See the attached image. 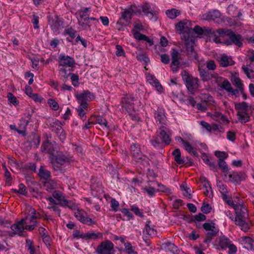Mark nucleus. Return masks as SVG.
<instances>
[{
	"instance_id": "obj_50",
	"label": "nucleus",
	"mask_w": 254,
	"mask_h": 254,
	"mask_svg": "<svg viewBox=\"0 0 254 254\" xmlns=\"http://www.w3.org/2000/svg\"><path fill=\"white\" fill-rule=\"evenodd\" d=\"M126 252L128 254H137L135 252L133 247L131 246V244L129 242H126L124 244Z\"/></svg>"
},
{
	"instance_id": "obj_21",
	"label": "nucleus",
	"mask_w": 254,
	"mask_h": 254,
	"mask_svg": "<svg viewBox=\"0 0 254 254\" xmlns=\"http://www.w3.org/2000/svg\"><path fill=\"white\" fill-rule=\"evenodd\" d=\"M78 102L87 103L88 101H91L94 99V96L89 91H84L82 93L76 95Z\"/></svg>"
},
{
	"instance_id": "obj_53",
	"label": "nucleus",
	"mask_w": 254,
	"mask_h": 254,
	"mask_svg": "<svg viewBox=\"0 0 254 254\" xmlns=\"http://www.w3.org/2000/svg\"><path fill=\"white\" fill-rule=\"evenodd\" d=\"M56 133L62 141H63L65 139L66 135L65 132L61 127H59L57 128Z\"/></svg>"
},
{
	"instance_id": "obj_63",
	"label": "nucleus",
	"mask_w": 254,
	"mask_h": 254,
	"mask_svg": "<svg viewBox=\"0 0 254 254\" xmlns=\"http://www.w3.org/2000/svg\"><path fill=\"white\" fill-rule=\"evenodd\" d=\"M116 26L119 31H124L126 27V24L123 21L119 19L117 22Z\"/></svg>"
},
{
	"instance_id": "obj_36",
	"label": "nucleus",
	"mask_w": 254,
	"mask_h": 254,
	"mask_svg": "<svg viewBox=\"0 0 254 254\" xmlns=\"http://www.w3.org/2000/svg\"><path fill=\"white\" fill-rule=\"evenodd\" d=\"M218 165L219 167L221 169L222 172L224 174L225 177H227L229 168L225 160H218Z\"/></svg>"
},
{
	"instance_id": "obj_57",
	"label": "nucleus",
	"mask_w": 254,
	"mask_h": 254,
	"mask_svg": "<svg viewBox=\"0 0 254 254\" xmlns=\"http://www.w3.org/2000/svg\"><path fill=\"white\" fill-rule=\"evenodd\" d=\"M145 16L153 21H156L158 18L157 12L153 10L149 11Z\"/></svg>"
},
{
	"instance_id": "obj_23",
	"label": "nucleus",
	"mask_w": 254,
	"mask_h": 254,
	"mask_svg": "<svg viewBox=\"0 0 254 254\" xmlns=\"http://www.w3.org/2000/svg\"><path fill=\"white\" fill-rule=\"evenodd\" d=\"M146 77L149 84L155 87L157 91L160 93L162 92L163 90L162 86L154 75L150 74H147L146 75Z\"/></svg>"
},
{
	"instance_id": "obj_42",
	"label": "nucleus",
	"mask_w": 254,
	"mask_h": 254,
	"mask_svg": "<svg viewBox=\"0 0 254 254\" xmlns=\"http://www.w3.org/2000/svg\"><path fill=\"white\" fill-rule=\"evenodd\" d=\"M87 240L89 239H101L103 237V234L101 233H95L93 231H90L87 232Z\"/></svg>"
},
{
	"instance_id": "obj_56",
	"label": "nucleus",
	"mask_w": 254,
	"mask_h": 254,
	"mask_svg": "<svg viewBox=\"0 0 254 254\" xmlns=\"http://www.w3.org/2000/svg\"><path fill=\"white\" fill-rule=\"evenodd\" d=\"M145 231L149 236H152L155 234L156 231L154 229L150 227V221H147L146 222Z\"/></svg>"
},
{
	"instance_id": "obj_5",
	"label": "nucleus",
	"mask_w": 254,
	"mask_h": 254,
	"mask_svg": "<svg viewBox=\"0 0 254 254\" xmlns=\"http://www.w3.org/2000/svg\"><path fill=\"white\" fill-rule=\"evenodd\" d=\"M235 107L237 111V116L238 121L241 123H246L250 121V116L249 112L252 109L251 105L245 102L235 103Z\"/></svg>"
},
{
	"instance_id": "obj_61",
	"label": "nucleus",
	"mask_w": 254,
	"mask_h": 254,
	"mask_svg": "<svg viewBox=\"0 0 254 254\" xmlns=\"http://www.w3.org/2000/svg\"><path fill=\"white\" fill-rule=\"evenodd\" d=\"M136 58L138 60L141 62H144L146 63L149 62V59L145 54H139L137 56Z\"/></svg>"
},
{
	"instance_id": "obj_19",
	"label": "nucleus",
	"mask_w": 254,
	"mask_h": 254,
	"mask_svg": "<svg viewBox=\"0 0 254 254\" xmlns=\"http://www.w3.org/2000/svg\"><path fill=\"white\" fill-rule=\"evenodd\" d=\"M65 197L63 192L59 190H55L53 193V197H49L47 199L52 204H56V200L59 201V204L62 205V203L64 201Z\"/></svg>"
},
{
	"instance_id": "obj_48",
	"label": "nucleus",
	"mask_w": 254,
	"mask_h": 254,
	"mask_svg": "<svg viewBox=\"0 0 254 254\" xmlns=\"http://www.w3.org/2000/svg\"><path fill=\"white\" fill-rule=\"evenodd\" d=\"M7 97L9 104H12L14 106H17L19 104V102L16 97L11 93L9 92L7 94Z\"/></svg>"
},
{
	"instance_id": "obj_8",
	"label": "nucleus",
	"mask_w": 254,
	"mask_h": 254,
	"mask_svg": "<svg viewBox=\"0 0 254 254\" xmlns=\"http://www.w3.org/2000/svg\"><path fill=\"white\" fill-rule=\"evenodd\" d=\"M183 79L185 81V84L189 92L193 94L199 87L197 78L190 76L186 71L182 73Z\"/></svg>"
},
{
	"instance_id": "obj_62",
	"label": "nucleus",
	"mask_w": 254,
	"mask_h": 254,
	"mask_svg": "<svg viewBox=\"0 0 254 254\" xmlns=\"http://www.w3.org/2000/svg\"><path fill=\"white\" fill-rule=\"evenodd\" d=\"M16 192L20 194L25 195L27 193V190L25 186L23 184H20L19 185V189Z\"/></svg>"
},
{
	"instance_id": "obj_43",
	"label": "nucleus",
	"mask_w": 254,
	"mask_h": 254,
	"mask_svg": "<svg viewBox=\"0 0 254 254\" xmlns=\"http://www.w3.org/2000/svg\"><path fill=\"white\" fill-rule=\"evenodd\" d=\"M38 174L43 179H48L51 176L50 172L45 169L42 166L40 167Z\"/></svg>"
},
{
	"instance_id": "obj_12",
	"label": "nucleus",
	"mask_w": 254,
	"mask_h": 254,
	"mask_svg": "<svg viewBox=\"0 0 254 254\" xmlns=\"http://www.w3.org/2000/svg\"><path fill=\"white\" fill-rule=\"evenodd\" d=\"M215 222V219L211 221L207 220V243L218 236L219 229Z\"/></svg>"
},
{
	"instance_id": "obj_55",
	"label": "nucleus",
	"mask_w": 254,
	"mask_h": 254,
	"mask_svg": "<svg viewBox=\"0 0 254 254\" xmlns=\"http://www.w3.org/2000/svg\"><path fill=\"white\" fill-rule=\"evenodd\" d=\"M214 154L219 160H224L228 157V154L224 151H216Z\"/></svg>"
},
{
	"instance_id": "obj_3",
	"label": "nucleus",
	"mask_w": 254,
	"mask_h": 254,
	"mask_svg": "<svg viewBox=\"0 0 254 254\" xmlns=\"http://www.w3.org/2000/svg\"><path fill=\"white\" fill-rule=\"evenodd\" d=\"M235 207V224L240 226L242 230L247 231L249 229V225L246 222L248 217L247 209L243 203Z\"/></svg>"
},
{
	"instance_id": "obj_45",
	"label": "nucleus",
	"mask_w": 254,
	"mask_h": 254,
	"mask_svg": "<svg viewBox=\"0 0 254 254\" xmlns=\"http://www.w3.org/2000/svg\"><path fill=\"white\" fill-rule=\"evenodd\" d=\"M240 243L244 245H247L250 248L253 246L254 241L252 238L249 237H242L240 239Z\"/></svg>"
},
{
	"instance_id": "obj_47",
	"label": "nucleus",
	"mask_w": 254,
	"mask_h": 254,
	"mask_svg": "<svg viewBox=\"0 0 254 254\" xmlns=\"http://www.w3.org/2000/svg\"><path fill=\"white\" fill-rule=\"evenodd\" d=\"M59 75L62 78L64 81H66L68 79V76H69V73H67L66 69L62 67L59 69Z\"/></svg>"
},
{
	"instance_id": "obj_10",
	"label": "nucleus",
	"mask_w": 254,
	"mask_h": 254,
	"mask_svg": "<svg viewBox=\"0 0 254 254\" xmlns=\"http://www.w3.org/2000/svg\"><path fill=\"white\" fill-rule=\"evenodd\" d=\"M95 252L97 254H113L114 245L108 240H105L97 247Z\"/></svg>"
},
{
	"instance_id": "obj_41",
	"label": "nucleus",
	"mask_w": 254,
	"mask_h": 254,
	"mask_svg": "<svg viewBox=\"0 0 254 254\" xmlns=\"http://www.w3.org/2000/svg\"><path fill=\"white\" fill-rule=\"evenodd\" d=\"M44 187L46 190H51L58 188V185L53 180H50L44 183Z\"/></svg>"
},
{
	"instance_id": "obj_37",
	"label": "nucleus",
	"mask_w": 254,
	"mask_h": 254,
	"mask_svg": "<svg viewBox=\"0 0 254 254\" xmlns=\"http://www.w3.org/2000/svg\"><path fill=\"white\" fill-rule=\"evenodd\" d=\"M175 161L179 165L183 164L185 160L181 158V151L179 149H176L172 153Z\"/></svg>"
},
{
	"instance_id": "obj_52",
	"label": "nucleus",
	"mask_w": 254,
	"mask_h": 254,
	"mask_svg": "<svg viewBox=\"0 0 254 254\" xmlns=\"http://www.w3.org/2000/svg\"><path fill=\"white\" fill-rule=\"evenodd\" d=\"M72 84L74 87H78L79 85V76L78 75L73 73H69Z\"/></svg>"
},
{
	"instance_id": "obj_22",
	"label": "nucleus",
	"mask_w": 254,
	"mask_h": 254,
	"mask_svg": "<svg viewBox=\"0 0 254 254\" xmlns=\"http://www.w3.org/2000/svg\"><path fill=\"white\" fill-rule=\"evenodd\" d=\"M231 82L237 88L238 91H240L243 93L244 86L243 81L238 76V74L236 72L234 73L232 75Z\"/></svg>"
},
{
	"instance_id": "obj_17",
	"label": "nucleus",
	"mask_w": 254,
	"mask_h": 254,
	"mask_svg": "<svg viewBox=\"0 0 254 254\" xmlns=\"http://www.w3.org/2000/svg\"><path fill=\"white\" fill-rule=\"evenodd\" d=\"M225 178L230 182L238 183L245 180L246 175L245 173L232 172L230 173L229 172L227 177Z\"/></svg>"
},
{
	"instance_id": "obj_49",
	"label": "nucleus",
	"mask_w": 254,
	"mask_h": 254,
	"mask_svg": "<svg viewBox=\"0 0 254 254\" xmlns=\"http://www.w3.org/2000/svg\"><path fill=\"white\" fill-rule=\"evenodd\" d=\"M207 40L209 41L217 43L218 42V37L214 32L211 30L207 29Z\"/></svg>"
},
{
	"instance_id": "obj_51",
	"label": "nucleus",
	"mask_w": 254,
	"mask_h": 254,
	"mask_svg": "<svg viewBox=\"0 0 254 254\" xmlns=\"http://www.w3.org/2000/svg\"><path fill=\"white\" fill-rule=\"evenodd\" d=\"M220 16V12L218 10H213L207 12V20H214L219 17Z\"/></svg>"
},
{
	"instance_id": "obj_2",
	"label": "nucleus",
	"mask_w": 254,
	"mask_h": 254,
	"mask_svg": "<svg viewBox=\"0 0 254 254\" xmlns=\"http://www.w3.org/2000/svg\"><path fill=\"white\" fill-rule=\"evenodd\" d=\"M61 206L64 207H68L72 210H76L77 211L74 213V216L83 224L88 225H92L96 224V222L93 219L84 215V211L79 210L78 205L73 200H68L65 198Z\"/></svg>"
},
{
	"instance_id": "obj_25",
	"label": "nucleus",
	"mask_w": 254,
	"mask_h": 254,
	"mask_svg": "<svg viewBox=\"0 0 254 254\" xmlns=\"http://www.w3.org/2000/svg\"><path fill=\"white\" fill-rule=\"evenodd\" d=\"M198 68L199 74L202 79L205 81H206V64L204 59L198 61Z\"/></svg>"
},
{
	"instance_id": "obj_44",
	"label": "nucleus",
	"mask_w": 254,
	"mask_h": 254,
	"mask_svg": "<svg viewBox=\"0 0 254 254\" xmlns=\"http://www.w3.org/2000/svg\"><path fill=\"white\" fill-rule=\"evenodd\" d=\"M97 123L99 124L104 129L109 130V126L106 119L102 117H98L96 119Z\"/></svg>"
},
{
	"instance_id": "obj_9",
	"label": "nucleus",
	"mask_w": 254,
	"mask_h": 254,
	"mask_svg": "<svg viewBox=\"0 0 254 254\" xmlns=\"http://www.w3.org/2000/svg\"><path fill=\"white\" fill-rule=\"evenodd\" d=\"M51 162L53 165L54 169L56 170H62L60 166L68 164L69 163V159L65 157L62 153L58 150L52 157H50Z\"/></svg>"
},
{
	"instance_id": "obj_60",
	"label": "nucleus",
	"mask_w": 254,
	"mask_h": 254,
	"mask_svg": "<svg viewBox=\"0 0 254 254\" xmlns=\"http://www.w3.org/2000/svg\"><path fill=\"white\" fill-rule=\"evenodd\" d=\"M152 10L150 5L148 3H145L141 4V10H142L145 15Z\"/></svg>"
},
{
	"instance_id": "obj_39",
	"label": "nucleus",
	"mask_w": 254,
	"mask_h": 254,
	"mask_svg": "<svg viewBox=\"0 0 254 254\" xmlns=\"http://www.w3.org/2000/svg\"><path fill=\"white\" fill-rule=\"evenodd\" d=\"M166 14L169 18L174 19L180 15V11L176 9L172 8L166 10Z\"/></svg>"
},
{
	"instance_id": "obj_1",
	"label": "nucleus",
	"mask_w": 254,
	"mask_h": 254,
	"mask_svg": "<svg viewBox=\"0 0 254 254\" xmlns=\"http://www.w3.org/2000/svg\"><path fill=\"white\" fill-rule=\"evenodd\" d=\"M175 28L181 35V39L184 40V48L190 58L197 59V54L194 50L196 39L192 36L191 22L188 19H184L175 25Z\"/></svg>"
},
{
	"instance_id": "obj_14",
	"label": "nucleus",
	"mask_w": 254,
	"mask_h": 254,
	"mask_svg": "<svg viewBox=\"0 0 254 254\" xmlns=\"http://www.w3.org/2000/svg\"><path fill=\"white\" fill-rule=\"evenodd\" d=\"M226 34L228 36L231 42L226 41L225 43L229 45H231L232 43L236 45L239 47H241L243 46V39L241 35L240 34H237L235 33L234 32L227 30L225 32Z\"/></svg>"
},
{
	"instance_id": "obj_20",
	"label": "nucleus",
	"mask_w": 254,
	"mask_h": 254,
	"mask_svg": "<svg viewBox=\"0 0 254 254\" xmlns=\"http://www.w3.org/2000/svg\"><path fill=\"white\" fill-rule=\"evenodd\" d=\"M207 116L210 117L212 119L221 124H228L229 121L226 116L220 114L219 112L214 113L207 112Z\"/></svg>"
},
{
	"instance_id": "obj_7",
	"label": "nucleus",
	"mask_w": 254,
	"mask_h": 254,
	"mask_svg": "<svg viewBox=\"0 0 254 254\" xmlns=\"http://www.w3.org/2000/svg\"><path fill=\"white\" fill-rule=\"evenodd\" d=\"M90 11V7H82L75 13L79 25L84 29H89L91 27V24L89 23V16L88 14Z\"/></svg>"
},
{
	"instance_id": "obj_13",
	"label": "nucleus",
	"mask_w": 254,
	"mask_h": 254,
	"mask_svg": "<svg viewBox=\"0 0 254 254\" xmlns=\"http://www.w3.org/2000/svg\"><path fill=\"white\" fill-rule=\"evenodd\" d=\"M59 66L62 67H74L75 62L73 58L64 54H61L59 57Z\"/></svg>"
},
{
	"instance_id": "obj_4",
	"label": "nucleus",
	"mask_w": 254,
	"mask_h": 254,
	"mask_svg": "<svg viewBox=\"0 0 254 254\" xmlns=\"http://www.w3.org/2000/svg\"><path fill=\"white\" fill-rule=\"evenodd\" d=\"M26 216L21 220L25 225V230L32 231L37 226L36 220L40 217V215L31 206L26 207Z\"/></svg>"
},
{
	"instance_id": "obj_35",
	"label": "nucleus",
	"mask_w": 254,
	"mask_h": 254,
	"mask_svg": "<svg viewBox=\"0 0 254 254\" xmlns=\"http://www.w3.org/2000/svg\"><path fill=\"white\" fill-rule=\"evenodd\" d=\"M181 190L183 191V195L188 198H191V190L190 188L186 183H183L180 186Z\"/></svg>"
},
{
	"instance_id": "obj_32",
	"label": "nucleus",
	"mask_w": 254,
	"mask_h": 254,
	"mask_svg": "<svg viewBox=\"0 0 254 254\" xmlns=\"http://www.w3.org/2000/svg\"><path fill=\"white\" fill-rule=\"evenodd\" d=\"M207 131L217 134L219 132H224V129L222 127L215 124L212 125L207 124Z\"/></svg>"
},
{
	"instance_id": "obj_29",
	"label": "nucleus",
	"mask_w": 254,
	"mask_h": 254,
	"mask_svg": "<svg viewBox=\"0 0 254 254\" xmlns=\"http://www.w3.org/2000/svg\"><path fill=\"white\" fill-rule=\"evenodd\" d=\"M130 153L134 158H140L141 157V152L138 144H134L130 146Z\"/></svg>"
},
{
	"instance_id": "obj_6",
	"label": "nucleus",
	"mask_w": 254,
	"mask_h": 254,
	"mask_svg": "<svg viewBox=\"0 0 254 254\" xmlns=\"http://www.w3.org/2000/svg\"><path fill=\"white\" fill-rule=\"evenodd\" d=\"M214 242H212L213 245L217 249H229V254H235L237 249L236 246L227 237L221 236L218 238H215Z\"/></svg>"
},
{
	"instance_id": "obj_24",
	"label": "nucleus",
	"mask_w": 254,
	"mask_h": 254,
	"mask_svg": "<svg viewBox=\"0 0 254 254\" xmlns=\"http://www.w3.org/2000/svg\"><path fill=\"white\" fill-rule=\"evenodd\" d=\"M157 186H160L159 184L157 182H153L151 185L145 186L143 190L150 197H153L155 195V193L158 190L156 188Z\"/></svg>"
},
{
	"instance_id": "obj_27",
	"label": "nucleus",
	"mask_w": 254,
	"mask_h": 254,
	"mask_svg": "<svg viewBox=\"0 0 254 254\" xmlns=\"http://www.w3.org/2000/svg\"><path fill=\"white\" fill-rule=\"evenodd\" d=\"M223 199L227 204L231 207L233 208L235 210H236V206H238V205H241L243 203V202L238 196L235 197L234 198V200H230L226 195H225L223 197Z\"/></svg>"
},
{
	"instance_id": "obj_31",
	"label": "nucleus",
	"mask_w": 254,
	"mask_h": 254,
	"mask_svg": "<svg viewBox=\"0 0 254 254\" xmlns=\"http://www.w3.org/2000/svg\"><path fill=\"white\" fill-rule=\"evenodd\" d=\"M222 86L228 92L231 93L232 95H236L238 93V90L237 89H233L231 83L227 80L223 81Z\"/></svg>"
},
{
	"instance_id": "obj_16",
	"label": "nucleus",
	"mask_w": 254,
	"mask_h": 254,
	"mask_svg": "<svg viewBox=\"0 0 254 254\" xmlns=\"http://www.w3.org/2000/svg\"><path fill=\"white\" fill-rule=\"evenodd\" d=\"M134 98L132 95H127L122 101V106L127 112H130L134 108Z\"/></svg>"
},
{
	"instance_id": "obj_26",
	"label": "nucleus",
	"mask_w": 254,
	"mask_h": 254,
	"mask_svg": "<svg viewBox=\"0 0 254 254\" xmlns=\"http://www.w3.org/2000/svg\"><path fill=\"white\" fill-rule=\"evenodd\" d=\"M155 118L156 122L158 124L165 125L166 124V119L164 111L159 110L155 113Z\"/></svg>"
},
{
	"instance_id": "obj_59",
	"label": "nucleus",
	"mask_w": 254,
	"mask_h": 254,
	"mask_svg": "<svg viewBox=\"0 0 254 254\" xmlns=\"http://www.w3.org/2000/svg\"><path fill=\"white\" fill-rule=\"evenodd\" d=\"M48 104L50 107L54 110L57 111L59 108V106L58 103L52 99H50L48 101Z\"/></svg>"
},
{
	"instance_id": "obj_28",
	"label": "nucleus",
	"mask_w": 254,
	"mask_h": 254,
	"mask_svg": "<svg viewBox=\"0 0 254 254\" xmlns=\"http://www.w3.org/2000/svg\"><path fill=\"white\" fill-rule=\"evenodd\" d=\"M220 63L223 67H227L233 65L234 62L230 57H228L225 54H223L221 56Z\"/></svg>"
},
{
	"instance_id": "obj_33",
	"label": "nucleus",
	"mask_w": 254,
	"mask_h": 254,
	"mask_svg": "<svg viewBox=\"0 0 254 254\" xmlns=\"http://www.w3.org/2000/svg\"><path fill=\"white\" fill-rule=\"evenodd\" d=\"M133 15H139L141 14V5L135 3L131 4L127 8Z\"/></svg>"
},
{
	"instance_id": "obj_18",
	"label": "nucleus",
	"mask_w": 254,
	"mask_h": 254,
	"mask_svg": "<svg viewBox=\"0 0 254 254\" xmlns=\"http://www.w3.org/2000/svg\"><path fill=\"white\" fill-rule=\"evenodd\" d=\"M171 68L173 71H177L180 64L179 59H180V54L175 49H173L171 53Z\"/></svg>"
},
{
	"instance_id": "obj_58",
	"label": "nucleus",
	"mask_w": 254,
	"mask_h": 254,
	"mask_svg": "<svg viewBox=\"0 0 254 254\" xmlns=\"http://www.w3.org/2000/svg\"><path fill=\"white\" fill-rule=\"evenodd\" d=\"M242 69L244 73L246 74L247 76L249 78H252L254 77L253 76L251 75V73L253 72V70L249 67V66L248 65H244L242 66Z\"/></svg>"
},
{
	"instance_id": "obj_11",
	"label": "nucleus",
	"mask_w": 254,
	"mask_h": 254,
	"mask_svg": "<svg viewBox=\"0 0 254 254\" xmlns=\"http://www.w3.org/2000/svg\"><path fill=\"white\" fill-rule=\"evenodd\" d=\"M136 29L139 30H142L143 29V26L141 23H136L134 25L133 29L131 30V32L132 33L134 38L138 41H144L148 43L149 46H152L153 45V41L152 39L145 35H143Z\"/></svg>"
},
{
	"instance_id": "obj_38",
	"label": "nucleus",
	"mask_w": 254,
	"mask_h": 254,
	"mask_svg": "<svg viewBox=\"0 0 254 254\" xmlns=\"http://www.w3.org/2000/svg\"><path fill=\"white\" fill-rule=\"evenodd\" d=\"M159 136L162 141L165 144L167 145L171 142V139L169 135L167 134L164 130H161L159 133Z\"/></svg>"
},
{
	"instance_id": "obj_34",
	"label": "nucleus",
	"mask_w": 254,
	"mask_h": 254,
	"mask_svg": "<svg viewBox=\"0 0 254 254\" xmlns=\"http://www.w3.org/2000/svg\"><path fill=\"white\" fill-rule=\"evenodd\" d=\"M132 15L131 12L127 8L121 13V17L119 19L126 22H129Z\"/></svg>"
},
{
	"instance_id": "obj_46",
	"label": "nucleus",
	"mask_w": 254,
	"mask_h": 254,
	"mask_svg": "<svg viewBox=\"0 0 254 254\" xmlns=\"http://www.w3.org/2000/svg\"><path fill=\"white\" fill-rule=\"evenodd\" d=\"M164 247L166 251L171 253H175L177 251V247L173 243H166L164 244Z\"/></svg>"
},
{
	"instance_id": "obj_30",
	"label": "nucleus",
	"mask_w": 254,
	"mask_h": 254,
	"mask_svg": "<svg viewBox=\"0 0 254 254\" xmlns=\"http://www.w3.org/2000/svg\"><path fill=\"white\" fill-rule=\"evenodd\" d=\"M11 229L15 234H20L25 229V225L21 220L16 224L12 225Z\"/></svg>"
},
{
	"instance_id": "obj_64",
	"label": "nucleus",
	"mask_w": 254,
	"mask_h": 254,
	"mask_svg": "<svg viewBox=\"0 0 254 254\" xmlns=\"http://www.w3.org/2000/svg\"><path fill=\"white\" fill-rule=\"evenodd\" d=\"M131 210L132 212H133L134 213V214L135 215H136L140 217H143V215L142 213H141L140 211L139 208L137 206H136V205H133L131 206Z\"/></svg>"
},
{
	"instance_id": "obj_40",
	"label": "nucleus",
	"mask_w": 254,
	"mask_h": 254,
	"mask_svg": "<svg viewBox=\"0 0 254 254\" xmlns=\"http://www.w3.org/2000/svg\"><path fill=\"white\" fill-rule=\"evenodd\" d=\"M210 80L211 84L213 86L217 84V76L216 74H213L211 72H207V84H209V81Z\"/></svg>"
},
{
	"instance_id": "obj_54",
	"label": "nucleus",
	"mask_w": 254,
	"mask_h": 254,
	"mask_svg": "<svg viewBox=\"0 0 254 254\" xmlns=\"http://www.w3.org/2000/svg\"><path fill=\"white\" fill-rule=\"evenodd\" d=\"M184 145L185 150H187L189 153L193 155H195L196 154V151L189 142L186 141Z\"/></svg>"
},
{
	"instance_id": "obj_15",
	"label": "nucleus",
	"mask_w": 254,
	"mask_h": 254,
	"mask_svg": "<svg viewBox=\"0 0 254 254\" xmlns=\"http://www.w3.org/2000/svg\"><path fill=\"white\" fill-rule=\"evenodd\" d=\"M41 149L42 152L48 153L51 155V157H52L56 153L58 152L59 146L55 142L51 143L49 141H46L42 145Z\"/></svg>"
}]
</instances>
